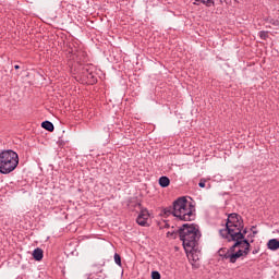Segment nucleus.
Instances as JSON below:
<instances>
[{
	"label": "nucleus",
	"instance_id": "nucleus-10",
	"mask_svg": "<svg viewBox=\"0 0 279 279\" xmlns=\"http://www.w3.org/2000/svg\"><path fill=\"white\" fill-rule=\"evenodd\" d=\"M44 256L43 250L41 248H35L33 252V258H35L36 260H40Z\"/></svg>",
	"mask_w": 279,
	"mask_h": 279
},
{
	"label": "nucleus",
	"instance_id": "nucleus-7",
	"mask_svg": "<svg viewBox=\"0 0 279 279\" xmlns=\"http://www.w3.org/2000/svg\"><path fill=\"white\" fill-rule=\"evenodd\" d=\"M86 279H106V274H104V270H94L89 275H86Z\"/></svg>",
	"mask_w": 279,
	"mask_h": 279
},
{
	"label": "nucleus",
	"instance_id": "nucleus-21",
	"mask_svg": "<svg viewBox=\"0 0 279 279\" xmlns=\"http://www.w3.org/2000/svg\"><path fill=\"white\" fill-rule=\"evenodd\" d=\"M253 254H258V251L254 250V251H253Z\"/></svg>",
	"mask_w": 279,
	"mask_h": 279
},
{
	"label": "nucleus",
	"instance_id": "nucleus-8",
	"mask_svg": "<svg viewBox=\"0 0 279 279\" xmlns=\"http://www.w3.org/2000/svg\"><path fill=\"white\" fill-rule=\"evenodd\" d=\"M268 250H272L276 252V250H279V241L277 239H271L268 241Z\"/></svg>",
	"mask_w": 279,
	"mask_h": 279
},
{
	"label": "nucleus",
	"instance_id": "nucleus-23",
	"mask_svg": "<svg viewBox=\"0 0 279 279\" xmlns=\"http://www.w3.org/2000/svg\"><path fill=\"white\" fill-rule=\"evenodd\" d=\"M196 1H202V0H196Z\"/></svg>",
	"mask_w": 279,
	"mask_h": 279
},
{
	"label": "nucleus",
	"instance_id": "nucleus-13",
	"mask_svg": "<svg viewBox=\"0 0 279 279\" xmlns=\"http://www.w3.org/2000/svg\"><path fill=\"white\" fill-rule=\"evenodd\" d=\"M258 36H259V38H260L262 40H267V38H269V34H268L267 32H265V31H260V32L258 33Z\"/></svg>",
	"mask_w": 279,
	"mask_h": 279
},
{
	"label": "nucleus",
	"instance_id": "nucleus-22",
	"mask_svg": "<svg viewBox=\"0 0 279 279\" xmlns=\"http://www.w3.org/2000/svg\"><path fill=\"white\" fill-rule=\"evenodd\" d=\"M169 234H171V236H173V233H171V232H168V233H167V235L169 236Z\"/></svg>",
	"mask_w": 279,
	"mask_h": 279
},
{
	"label": "nucleus",
	"instance_id": "nucleus-11",
	"mask_svg": "<svg viewBox=\"0 0 279 279\" xmlns=\"http://www.w3.org/2000/svg\"><path fill=\"white\" fill-rule=\"evenodd\" d=\"M41 128H44V130H47L48 132H53V130H54L53 123H51L49 121H44L41 123Z\"/></svg>",
	"mask_w": 279,
	"mask_h": 279
},
{
	"label": "nucleus",
	"instance_id": "nucleus-18",
	"mask_svg": "<svg viewBox=\"0 0 279 279\" xmlns=\"http://www.w3.org/2000/svg\"><path fill=\"white\" fill-rule=\"evenodd\" d=\"M70 53L72 54V60H75V58L78 56V52L75 50H71Z\"/></svg>",
	"mask_w": 279,
	"mask_h": 279
},
{
	"label": "nucleus",
	"instance_id": "nucleus-15",
	"mask_svg": "<svg viewBox=\"0 0 279 279\" xmlns=\"http://www.w3.org/2000/svg\"><path fill=\"white\" fill-rule=\"evenodd\" d=\"M201 3H204V5L210 7V5L215 4V1H213V0H201Z\"/></svg>",
	"mask_w": 279,
	"mask_h": 279
},
{
	"label": "nucleus",
	"instance_id": "nucleus-3",
	"mask_svg": "<svg viewBox=\"0 0 279 279\" xmlns=\"http://www.w3.org/2000/svg\"><path fill=\"white\" fill-rule=\"evenodd\" d=\"M179 236L183 243L185 252H192V250L199 245V239H202V232L195 225L185 223L179 230Z\"/></svg>",
	"mask_w": 279,
	"mask_h": 279
},
{
	"label": "nucleus",
	"instance_id": "nucleus-6",
	"mask_svg": "<svg viewBox=\"0 0 279 279\" xmlns=\"http://www.w3.org/2000/svg\"><path fill=\"white\" fill-rule=\"evenodd\" d=\"M187 254L189 260H192V263L199 262V258L202 256V252L199 251V245L194 247L192 251H185Z\"/></svg>",
	"mask_w": 279,
	"mask_h": 279
},
{
	"label": "nucleus",
	"instance_id": "nucleus-4",
	"mask_svg": "<svg viewBox=\"0 0 279 279\" xmlns=\"http://www.w3.org/2000/svg\"><path fill=\"white\" fill-rule=\"evenodd\" d=\"M19 167V154L12 149L0 150V173L8 175Z\"/></svg>",
	"mask_w": 279,
	"mask_h": 279
},
{
	"label": "nucleus",
	"instance_id": "nucleus-14",
	"mask_svg": "<svg viewBox=\"0 0 279 279\" xmlns=\"http://www.w3.org/2000/svg\"><path fill=\"white\" fill-rule=\"evenodd\" d=\"M114 263L116 265H119V267H121V255H119L118 253L114 254Z\"/></svg>",
	"mask_w": 279,
	"mask_h": 279
},
{
	"label": "nucleus",
	"instance_id": "nucleus-12",
	"mask_svg": "<svg viewBox=\"0 0 279 279\" xmlns=\"http://www.w3.org/2000/svg\"><path fill=\"white\" fill-rule=\"evenodd\" d=\"M228 252H231V248L229 250V248H220L219 251H218V254H219V256H221L222 258H226V256H228Z\"/></svg>",
	"mask_w": 279,
	"mask_h": 279
},
{
	"label": "nucleus",
	"instance_id": "nucleus-17",
	"mask_svg": "<svg viewBox=\"0 0 279 279\" xmlns=\"http://www.w3.org/2000/svg\"><path fill=\"white\" fill-rule=\"evenodd\" d=\"M151 279H160V272H158V271H153V272H151Z\"/></svg>",
	"mask_w": 279,
	"mask_h": 279
},
{
	"label": "nucleus",
	"instance_id": "nucleus-9",
	"mask_svg": "<svg viewBox=\"0 0 279 279\" xmlns=\"http://www.w3.org/2000/svg\"><path fill=\"white\" fill-rule=\"evenodd\" d=\"M169 184H171V181L169 180L168 177H161L159 179V186H161L162 189H167V186H169Z\"/></svg>",
	"mask_w": 279,
	"mask_h": 279
},
{
	"label": "nucleus",
	"instance_id": "nucleus-2",
	"mask_svg": "<svg viewBox=\"0 0 279 279\" xmlns=\"http://www.w3.org/2000/svg\"><path fill=\"white\" fill-rule=\"evenodd\" d=\"M163 215L169 217L173 215L180 221H193L195 215L193 214V206L185 197H180L173 202V207H167L163 209Z\"/></svg>",
	"mask_w": 279,
	"mask_h": 279
},
{
	"label": "nucleus",
	"instance_id": "nucleus-20",
	"mask_svg": "<svg viewBox=\"0 0 279 279\" xmlns=\"http://www.w3.org/2000/svg\"><path fill=\"white\" fill-rule=\"evenodd\" d=\"M14 69L19 70V69H21V66H19V65H14Z\"/></svg>",
	"mask_w": 279,
	"mask_h": 279
},
{
	"label": "nucleus",
	"instance_id": "nucleus-19",
	"mask_svg": "<svg viewBox=\"0 0 279 279\" xmlns=\"http://www.w3.org/2000/svg\"><path fill=\"white\" fill-rule=\"evenodd\" d=\"M272 25L276 27V29H279V21H274L272 22Z\"/></svg>",
	"mask_w": 279,
	"mask_h": 279
},
{
	"label": "nucleus",
	"instance_id": "nucleus-5",
	"mask_svg": "<svg viewBox=\"0 0 279 279\" xmlns=\"http://www.w3.org/2000/svg\"><path fill=\"white\" fill-rule=\"evenodd\" d=\"M136 222L138 223V226H149V210L142 209L136 218Z\"/></svg>",
	"mask_w": 279,
	"mask_h": 279
},
{
	"label": "nucleus",
	"instance_id": "nucleus-16",
	"mask_svg": "<svg viewBox=\"0 0 279 279\" xmlns=\"http://www.w3.org/2000/svg\"><path fill=\"white\" fill-rule=\"evenodd\" d=\"M198 186L201 189H205L206 187V179H201L199 183H198Z\"/></svg>",
	"mask_w": 279,
	"mask_h": 279
},
{
	"label": "nucleus",
	"instance_id": "nucleus-1",
	"mask_svg": "<svg viewBox=\"0 0 279 279\" xmlns=\"http://www.w3.org/2000/svg\"><path fill=\"white\" fill-rule=\"evenodd\" d=\"M243 220L238 214H230L227 219L226 229H221L220 235L222 239H227L229 242L234 241L231 247V252L226 255V260L230 263H236L241 256H247L250 254V242L245 239L247 230H243Z\"/></svg>",
	"mask_w": 279,
	"mask_h": 279
}]
</instances>
